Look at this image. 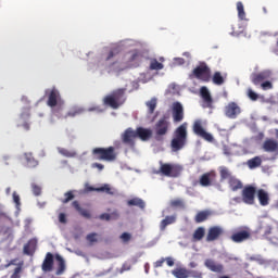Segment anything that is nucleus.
<instances>
[{
	"label": "nucleus",
	"mask_w": 278,
	"mask_h": 278,
	"mask_svg": "<svg viewBox=\"0 0 278 278\" xmlns=\"http://www.w3.org/2000/svg\"><path fill=\"white\" fill-rule=\"evenodd\" d=\"M188 142V123H184L178 126L174 131V137L170 141L172 151L177 153V151H181L184 147H186Z\"/></svg>",
	"instance_id": "obj_1"
},
{
	"label": "nucleus",
	"mask_w": 278,
	"mask_h": 278,
	"mask_svg": "<svg viewBox=\"0 0 278 278\" xmlns=\"http://www.w3.org/2000/svg\"><path fill=\"white\" fill-rule=\"evenodd\" d=\"M125 92H127V88H118L113 90L103 98V104L108 108H112V110H118V108L124 105L125 101H127V96H125Z\"/></svg>",
	"instance_id": "obj_2"
},
{
	"label": "nucleus",
	"mask_w": 278,
	"mask_h": 278,
	"mask_svg": "<svg viewBox=\"0 0 278 278\" xmlns=\"http://www.w3.org/2000/svg\"><path fill=\"white\" fill-rule=\"evenodd\" d=\"M92 155L96 160L102 162H116L118 159V152H116V148L112 146L108 148H94Z\"/></svg>",
	"instance_id": "obj_3"
},
{
	"label": "nucleus",
	"mask_w": 278,
	"mask_h": 278,
	"mask_svg": "<svg viewBox=\"0 0 278 278\" xmlns=\"http://www.w3.org/2000/svg\"><path fill=\"white\" fill-rule=\"evenodd\" d=\"M184 167L179 164L163 163L160 161V168L155 172L156 175H163V177L177 178L181 175Z\"/></svg>",
	"instance_id": "obj_4"
},
{
	"label": "nucleus",
	"mask_w": 278,
	"mask_h": 278,
	"mask_svg": "<svg viewBox=\"0 0 278 278\" xmlns=\"http://www.w3.org/2000/svg\"><path fill=\"white\" fill-rule=\"evenodd\" d=\"M190 77L200 79L201 81L207 83L212 79V70L205 62H200L199 65L192 71Z\"/></svg>",
	"instance_id": "obj_5"
},
{
	"label": "nucleus",
	"mask_w": 278,
	"mask_h": 278,
	"mask_svg": "<svg viewBox=\"0 0 278 278\" xmlns=\"http://www.w3.org/2000/svg\"><path fill=\"white\" fill-rule=\"evenodd\" d=\"M170 129V122L168 116L164 115L154 125L155 140L160 141L164 139V136L168 134Z\"/></svg>",
	"instance_id": "obj_6"
},
{
	"label": "nucleus",
	"mask_w": 278,
	"mask_h": 278,
	"mask_svg": "<svg viewBox=\"0 0 278 278\" xmlns=\"http://www.w3.org/2000/svg\"><path fill=\"white\" fill-rule=\"evenodd\" d=\"M257 189L252 185H247L241 191V199L245 205H255Z\"/></svg>",
	"instance_id": "obj_7"
},
{
	"label": "nucleus",
	"mask_w": 278,
	"mask_h": 278,
	"mask_svg": "<svg viewBox=\"0 0 278 278\" xmlns=\"http://www.w3.org/2000/svg\"><path fill=\"white\" fill-rule=\"evenodd\" d=\"M251 238V230L249 228H238L230 236V240L240 244L242 242H247Z\"/></svg>",
	"instance_id": "obj_8"
},
{
	"label": "nucleus",
	"mask_w": 278,
	"mask_h": 278,
	"mask_svg": "<svg viewBox=\"0 0 278 278\" xmlns=\"http://www.w3.org/2000/svg\"><path fill=\"white\" fill-rule=\"evenodd\" d=\"M192 129H193V134H195V136H199L206 142H214V136L212 134L205 131V128H203V124L201 123V121H195Z\"/></svg>",
	"instance_id": "obj_9"
},
{
	"label": "nucleus",
	"mask_w": 278,
	"mask_h": 278,
	"mask_svg": "<svg viewBox=\"0 0 278 278\" xmlns=\"http://www.w3.org/2000/svg\"><path fill=\"white\" fill-rule=\"evenodd\" d=\"M136 130L134 128L129 127L127 128L122 135H121V140L126 147H130L134 149L136 147Z\"/></svg>",
	"instance_id": "obj_10"
},
{
	"label": "nucleus",
	"mask_w": 278,
	"mask_h": 278,
	"mask_svg": "<svg viewBox=\"0 0 278 278\" xmlns=\"http://www.w3.org/2000/svg\"><path fill=\"white\" fill-rule=\"evenodd\" d=\"M172 118L174 123H181V121H184L185 113L181 102H174L172 104Z\"/></svg>",
	"instance_id": "obj_11"
},
{
	"label": "nucleus",
	"mask_w": 278,
	"mask_h": 278,
	"mask_svg": "<svg viewBox=\"0 0 278 278\" xmlns=\"http://www.w3.org/2000/svg\"><path fill=\"white\" fill-rule=\"evenodd\" d=\"M273 73L268 70L260 72V73H254L251 75V81L254 86H262L264 81L267 79H270Z\"/></svg>",
	"instance_id": "obj_12"
},
{
	"label": "nucleus",
	"mask_w": 278,
	"mask_h": 278,
	"mask_svg": "<svg viewBox=\"0 0 278 278\" xmlns=\"http://www.w3.org/2000/svg\"><path fill=\"white\" fill-rule=\"evenodd\" d=\"M241 113L242 109H240V105L236 102H229L225 106V116H227V118H238Z\"/></svg>",
	"instance_id": "obj_13"
},
{
	"label": "nucleus",
	"mask_w": 278,
	"mask_h": 278,
	"mask_svg": "<svg viewBox=\"0 0 278 278\" xmlns=\"http://www.w3.org/2000/svg\"><path fill=\"white\" fill-rule=\"evenodd\" d=\"M223 233H225V230H223V227L220 226H213L208 228V232L206 235V242H214L218 240Z\"/></svg>",
	"instance_id": "obj_14"
},
{
	"label": "nucleus",
	"mask_w": 278,
	"mask_h": 278,
	"mask_svg": "<svg viewBox=\"0 0 278 278\" xmlns=\"http://www.w3.org/2000/svg\"><path fill=\"white\" fill-rule=\"evenodd\" d=\"M263 151L266 153H277L278 151V141L274 138H267L262 146Z\"/></svg>",
	"instance_id": "obj_15"
},
{
	"label": "nucleus",
	"mask_w": 278,
	"mask_h": 278,
	"mask_svg": "<svg viewBox=\"0 0 278 278\" xmlns=\"http://www.w3.org/2000/svg\"><path fill=\"white\" fill-rule=\"evenodd\" d=\"M137 138H140L142 142H148L153 137V130L151 128H144L142 126L137 127L135 130Z\"/></svg>",
	"instance_id": "obj_16"
},
{
	"label": "nucleus",
	"mask_w": 278,
	"mask_h": 278,
	"mask_svg": "<svg viewBox=\"0 0 278 278\" xmlns=\"http://www.w3.org/2000/svg\"><path fill=\"white\" fill-rule=\"evenodd\" d=\"M59 101L60 91L55 87H53L49 92L47 105H49V108H55Z\"/></svg>",
	"instance_id": "obj_17"
},
{
	"label": "nucleus",
	"mask_w": 278,
	"mask_h": 278,
	"mask_svg": "<svg viewBox=\"0 0 278 278\" xmlns=\"http://www.w3.org/2000/svg\"><path fill=\"white\" fill-rule=\"evenodd\" d=\"M212 181H216V172H208L200 177V185L204 188L212 186Z\"/></svg>",
	"instance_id": "obj_18"
},
{
	"label": "nucleus",
	"mask_w": 278,
	"mask_h": 278,
	"mask_svg": "<svg viewBox=\"0 0 278 278\" xmlns=\"http://www.w3.org/2000/svg\"><path fill=\"white\" fill-rule=\"evenodd\" d=\"M204 266H206L208 270H211L212 273H223V270H225V267L223 266V264L216 263L212 258H207L204 262Z\"/></svg>",
	"instance_id": "obj_19"
},
{
	"label": "nucleus",
	"mask_w": 278,
	"mask_h": 278,
	"mask_svg": "<svg viewBox=\"0 0 278 278\" xmlns=\"http://www.w3.org/2000/svg\"><path fill=\"white\" fill-rule=\"evenodd\" d=\"M256 194H257L260 205H262L263 207H266V205L270 204V195L268 194V191L264 189H258L256 191Z\"/></svg>",
	"instance_id": "obj_20"
},
{
	"label": "nucleus",
	"mask_w": 278,
	"mask_h": 278,
	"mask_svg": "<svg viewBox=\"0 0 278 278\" xmlns=\"http://www.w3.org/2000/svg\"><path fill=\"white\" fill-rule=\"evenodd\" d=\"M43 273H51L53 270V254L48 252L41 265Z\"/></svg>",
	"instance_id": "obj_21"
},
{
	"label": "nucleus",
	"mask_w": 278,
	"mask_h": 278,
	"mask_svg": "<svg viewBox=\"0 0 278 278\" xmlns=\"http://www.w3.org/2000/svg\"><path fill=\"white\" fill-rule=\"evenodd\" d=\"M38 247V240L37 239H30L28 242L24 245V255H34L36 253V249Z\"/></svg>",
	"instance_id": "obj_22"
},
{
	"label": "nucleus",
	"mask_w": 278,
	"mask_h": 278,
	"mask_svg": "<svg viewBox=\"0 0 278 278\" xmlns=\"http://www.w3.org/2000/svg\"><path fill=\"white\" fill-rule=\"evenodd\" d=\"M142 60H144V54L138 50H134L130 52L129 62L130 64H135V66H140Z\"/></svg>",
	"instance_id": "obj_23"
},
{
	"label": "nucleus",
	"mask_w": 278,
	"mask_h": 278,
	"mask_svg": "<svg viewBox=\"0 0 278 278\" xmlns=\"http://www.w3.org/2000/svg\"><path fill=\"white\" fill-rule=\"evenodd\" d=\"M228 186L232 192H238V190H242L243 188L242 181L235 176L229 177Z\"/></svg>",
	"instance_id": "obj_24"
},
{
	"label": "nucleus",
	"mask_w": 278,
	"mask_h": 278,
	"mask_svg": "<svg viewBox=\"0 0 278 278\" xmlns=\"http://www.w3.org/2000/svg\"><path fill=\"white\" fill-rule=\"evenodd\" d=\"M175 223H177L176 215L166 216L163 220H161L160 230L165 231L168 225H175Z\"/></svg>",
	"instance_id": "obj_25"
},
{
	"label": "nucleus",
	"mask_w": 278,
	"mask_h": 278,
	"mask_svg": "<svg viewBox=\"0 0 278 278\" xmlns=\"http://www.w3.org/2000/svg\"><path fill=\"white\" fill-rule=\"evenodd\" d=\"M165 59L161 56L157 61V59H151L150 60V71H162L164 68Z\"/></svg>",
	"instance_id": "obj_26"
},
{
	"label": "nucleus",
	"mask_w": 278,
	"mask_h": 278,
	"mask_svg": "<svg viewBox=\"0 0 278 278\" xmlns=\"http://www.w3.org/2000/svg\"><path fill=\"white\" fill-rule=\"evenodd\" d=\"M118 53H121L119 46H115V47L111 48L106 53L103 54L104 62H110V60H112L113 58H116V55H118Z\"/></svg>",
	"instance_id": "obj_27"
},
{
	"label": "nucleus",
	"mask_w": 278,
	"mask_h": 278,
	"mask_svg": "<svg viewBox=\"0 0 278 278\" xmlns=\"http://www.w3.org/2000/svg\"><path fill=\"white\" fill-rule=\"evenodd\" d=\"M72 207L75 208L76 212H78V214H80V216L84 218H91L90 212H88L86 208H83L78 201H74L72 203Z\"/></svg>",
	"instance_id": "obj_28"
},
{
	"label": "nucleus",
	"mask_w": 278,
	"mask_h": 278,
	"mask_svg": "<svg viewBox=\"0 0 278 278\" xmlns=\"http://www.w3.org/2000/svg\"><path fill=\"white\" fill-rule=\"evenodd\" d=\"M24 157L28 168H36V166H38V160H35L34 154L31 152L25 153Z\"/></svg>",
	"instance_id": "obj_29"
},
{
	"label": "nucleus",
	"mask_w": 278,
	"mask_h": 278,
	"mask_svg": "<svg viewBox=\"0 0 278 278\" xmlns=\"http://www.w3.org/2000/svg\"><path fill=\"white\" fill-rule=\"evenodd\" d=\"M127 205H129L130 207L135 206V207H140V210H144L146 204L144 201L140 198H134L127 201Z\"/></svg>",
	"instance_id": "obj_30"
},
{
	"label": "nucleus",
	"mask_w": 278,
	"mask_h": 278,
	"mask_svg": "<svg viewBox=\"0 0 278 278\" xmlns=\"http://www.w3.org/2000/svg\"><path fill=\"white\" fill-rule=\"evenodd\" d=\"M211 214L212 213L210 211H201L195 215L194 222L195 223H205V220H207V218H210Z\"/></svg>",
	"instance_id": "obj_31"
},
{
	"label": "nucleus",
	"mask_w": 278,
	"mask_h": 278,
	"mask_svg": "<svg viewBox=\"0 0 278 278\" xmlns=\"http://www.w3.org/2000/svg\"><path fill=\"white\" fill-rule=\"evenodd\" d=\"M192 238H193V242H199L203 240V238H205V228L203 227L197 228L193 232Z\"/></svg>",
	"instance_id": "obj_32"
},
{
	"label": "nucleus",
	"mask_w": 278,
	"mask_h": 278,
	"mask_svg": "<svg viewBox=\"0 0 278 278\" xmlns=\"http://www.w3.org/2000/svg\"><path fill=\"white\" fill-rule=\"evenodd\" d=\"M247 165L249 168H260L262 166V157L260 156H254L253 159L248 160Z\"/></svg>",
	"instance_id": "obj_33"
},
{
	"label": "nucleus",
	"mask_w": 278,
	"mask_h": 278,
	"mask_svg": "<svg viewBox=\"0 0 278 278\" xmlns=\"http://www.w3.org/2000/svg\"><path fill=\"white\" fill-rule=\"evenodd\" d=\"M200 94L205 103H212V94H210L207 87H201Z\"/></svg>",
	"instance_id": "obj_34"
},
{
	"label": "nucleus",
	"mask_w": 278,
	"mask_h": 278,
	"mask_svg": "<svg viewBox=\"0 0 278 278\" xmlns=\"http://www.w3.org/2000/svg\"><path fill=\"white\" fill-rule=\"evenodd\" d=\"M212 81L215 86H223V84H225V77H223L220 72H215L213 74Z\"/></svg>",
	"instance_id": "obj_35"
},
{
	"label": "nucleus",
	"mask_w": 278,
	"mask_h": 278,
	"mask_svg": "<svg viewBox=\"0 0 278 278\" xmlns=\"http://www.w3.org/2000/svg\"><path fill=\"white\" fill-rule=\"evenodd\" d=\"M56 262L59 263L56 275H62L66 270V263L64 262V258L62 256L56 255Z\"/></svg>",
	"instance_id": "obj_36"
},
{
	"label": "nucleus",
	"mask_w": 278,
	"mask_h": 278,
	"mask_svg": "<svg viewBox=\"0 0 278 278\" xmlns=\"http://www.w3.org/2000/svg\"><path fill=\"white\" fill-rule=\"evenodd\" d=\"M172 275H174L176 278H188V269L176 268L172 270Z\"/></svg>",
	"instance_id": "obj_37"
},
{
	"label": "nucleus",
	"mask_w": 278,
	"mask_h": 278,
	"mask_svg": "<svg viewBox=\"0 0 278 278\" xmlns=\"http://www.w3.org/2000/svg\"><path fill=\"white\" fill-rule=\"evenodd\" d=\"M149 114H153L155 112V108H157V99L152 98L150 101L146 102Z\"/></svg>",
	"instance_id": "obj_38"
},
{
	"label": "nucleus",
	"mask_w": 278,
	"mask_h": 278,
	"mask_svg": "<svg viewBox=\"0 0 278 278\" xmlns=\"http://www.w3.org/2000/svg\"><path fill=\"white\" fill-rule=\"evenodd\" d=\"M237 12L240 21H244L247 18V12H244V4L241 1L237 2Z\"/></svg>",
	"instance_id": "obj_39"
},
{
	"label": "nucleus",
	"mask_w": 278,
	"mask_h": 278,
	"mask_svg": "<svg viewBox=\"0 0 278 278\" xmlns=\"http://www.w3.org/2000/svg\"><path fill=\"white\" fill-rule=\"evenodd\" d=\"M219 175H220V181H225V179H228V181H229V177H233V176H231V173L229 172V169L227 167H220Z\"/></svg>",
	"instance_id": "obj_40"
},
{
	"label": "nucleus",
	"mask_w": 278,
	"mask_h": 278,
	"mask_svg": "<svg viewBox=\"0 0 278 278\" xmlns=\"http://www.w3.org/2000/svg\"><path fill=\"white\" fill-rule=\"evenodd\" d=\"M97 192H105V194H111V197H113L114 189H112V187H110V185L105 184L102 187H98Z\"/></svg>",
	"instance_id": "obj_41"
},
{
	"label": "nucleus",
	"mask_w": 278,
	"mask_h": 278,
	"mask_svg": "<svg viewBox=\"0 0 278 278\" xmlns=\"http://www.w3.org/2000/svg\"><path fill=\"white\" fill-rule=\"evenodd\" d=\"M100 220H112V218L116 219L118 218V214L116 213H112V214H109V213H103L99 216Z\"/></svg>",
	"instance_id": "obj_42"
},
{
	"label": "nucleus",
	"mask_w": 278,
	"mask_h": 278,
	"mask_svg": "<svg viewBox=\"0 0 278 278\" xmlns=\"http://www.w3.org/2000/svg\"><path fill=\"white\" fill-rule=\"evenodd\" d=\"M98 236L99 235L97 232H91L86 236V240L88 243L94 244V243L99 242V239L97 238Z\"/></svg>",
	"instance_id": "obj_43"
},
{
	"label": "nucleus",
	"mask_w": 278,
	"mask_h": 278,
	"mask_svg": "<svg viewBox=\"0 0 278 278\" xmlns=\"http://www.w3.org/2000/svg\"><path fill=\"white\" fill-rule=\"evenodd\" d=\"M21 273H23V263H20L15 268L11 278H21Z\"/></svg>",
	"instance_id": "obj_44"
},
{
	"label": "nucleus",
	"mask_w": 278,
	"mask_h": 278,
	"mask_svg": "<svg viewBox=\"0 0 278 278\" xmlns=\"http://www.w3.org/2000/svg\"><path fill=\"white\" fill-rule=\"evenodd\" d=\"M169 205L170 207H185L184 200L181 199L172 200Z\"/></svg>",
	"instance_id": "obj_45"
},
{
	"label": "nucleus",
	"mask_w": 278,
	"mask_h": 278,
	"mask_svg": "<svg viewBox=\"0 0 278 278\" xmlns=\"http://www.w3.org/2000/svg\"><path fill=\"white\" fill-rule=\"evenodd\" d=\"M83 112H84L83 109L75 108V109L71 110L70 112H67V114L65 116L66 117H68V116L74 117V116H77V115L81 114Z\"/></svg>",
	"instance_id": "obj_46"
},
{
	"label": "nucleus",
	"mask_w": 278,
	"mask_h": 278,
	"mask_svg": "<svg viewBox=\"0 0 278 278\" xmlns=\"http://www.w3.org/2000/svg\"><path fill=\"white\" fill-rule=\"evenodd\" d=\"M59 153H61V155H64V157H75L74 152H71L64 148H59Z\"/></svg>",
	"instance_id": "obj_47"
},
{
	"label": "nucleus",
	"mask_w": 278,
	"mask_h": 278,
	"mask_svg": "<svg viewBox=\"0 0 278 278\" xmlns=\"http://www.w3.org/2000/svg\"><path fill=\"white\" fill-rule=\"evenodd\" d=\"M31 190L35 197H40V194H42V188L36 184H31Z\"/></svg>",
	"instance_id": "obj_48"
},
{
	"label": "nucleus",
	"mask_w": 278,
	"mask_h": 278,
	"mask_svg": "<svg viewBox=\"0 0 278 278\" xmlns=\"http://www.w3.org/2000/svg\"><path fill=\"white\" fill-rule=\"evenodd\" d=\"M248 97L251 101H257V99H260V94L255 93L251 88L248 89Z\"/></svg>",
	"instance_id": "obj_49"
},
{
	"label": "nucleus",
	"mask_w": 278,
	"mask_h": 278,
	"mask_svg": "<svg viewBox=\"0 0 278 278\" xmlns=\"http://www.w3.org/2000/svg\"><path fill=\"white\" fill-rule=\"evenodd\" d=\"M64 197L65 199L62 200V203H68L70 201H73L75 199V194H73V191H67Z\"/></svg>",
	"instance_id": "obj_50"
},
{
	"label": "nucleus",
	"mask_w": 278,
	"mask_h": 278,
	"mask_svg": "<svg viewBox=\"0 0 278 278\" xmlns=\"http://www.w3.org/2000/svg\"><path fill=\"white\" fill-rule=\"evenodd\" d=\"M261 88L262 90H273V83H270V80H264L261 84Z\"/></svg>",
	"instance_id": "obj_51"
},
{
	"label": "nucleus",
	"mask_w": 278,
	"mask_h": 278,
	"mask_svg": "<svg viewBox=\"0 0 278 278\" xmlns=\"http://www.w3.org/2000/svg\"><path fill=\"white\" fill-rule=\"evenodd\" d=\"M13 201L16 205V207H21V195L16 193V191L13 192Z\"/></svg>",
	"instance_id": "obj_52"
},
{
	"label": "nucleus",
	"mask_w": 278,
	"mask_h": 278,
	"mask_svg": "<svg viewBox=\"0 0 278 278\" xmlns=\"http://www.w3.org/2000/svg\"><path fill=\"white\" fill-rule=\"evenodd\" d=\"M201 278V273L197 270H188V278Z\"/></svg>",
	"instance_id": "obj_53"
},
{
	"label": "nucleus",
	"mask_w": 278,
	"mask_h": 278,
	"mask_svg": "<svg viewBox=\"0 0 278 278\" xmlns=\"http://www.w3.org/2000/svg\"><path fill=\"white\" fill-rule=\"evenodd\" d=\"M121 240H123V242H129V240H131V235L129 232H124L121 235Z\"/></svg>",
	"instance_id": "obj_54"
},
{
	"label": "nucleus",
	"mask_w": 278,
	"mask_h": 278,
	"mask_svg": "<svg viewBox=\"0 0 278 278\" xmlns=\"http://www.w3.org/2000/svg\"><path fill=\"white\" fill-rule=\"evenodd\" d=\"M84 192H86V193H88V192H97V188L90 186V184H85Z\"/></svg>",
	"instance_id": "obj_55"
},
{
	"label": "nucleus",
	"mask_w": 278,
	"mask_h": 278,
	"mask_svg": "<svg viewBox=\"0 0 278 278\" xmlns=\"http://www.w3.org/2000/svg\"><path fill=\"white\" fill-rule=\"evenodd\" d=\"M16 262H18V258L11 260L7 265H4V268H10V266H18L20 264Z\"/></svg>",
	"instance_id": "obj_56"
},
{
	"label": "nucleus",
	"mask_w": 278,
	"mask_h": 278,
	"mask_svg": "<svg viewBox=\"0 0 278 278\" xmlns=\"http://www.w3.org/2000/svg\"><path fill=\"white\" fill-rule=\"evenodd\" d=\"M166 262L165 258H161L154 263L155 268H162L164 266V263Z\"/></svg>",
	"instance_id": "obj_57"
},
{
	"label": "nucleus",
	"mask_w": 278,
	"mask_h": 278,
	"mask_svg": "<svg viewBox=\"0 0 278 278\" xmlns=\"http://www.w3.org/2000/svg\"><path fill=\"white\" fill-rule=\"evenodd\" d=\"M175 64H177L178 66H184V64H186V60L184 58H176Z\"/></svg>",
	"instance_id": "obj_58"
},
{
	"label": "nucleus",
	"mask_w": 278,
	"mask_h": 278,
	"mask_svg": "<svg viewBox=\"0 0 278 278\" xmlns=\"http://www.w3.org/2000/svg\"><path fill=\"white\" fill-rule=\"evenodd\" d=\"M59 222L62 223L63 225H66V214L60 213Z\"/></svg>",
	"instance_id": "obj_59"
},
{
	"label": "nucleus",
	"mask_w": 278,
	"mask_h": 278,
	"mask_svg": "<svg viewBox=\"0 0 278 278\" xmlns=\"http://www.w3.org/2000/svg\"><path fill=\"white\" fill-rule=\"evenodd\" d=\"M223 153H224V155H231V150L229 149V147L224 146Z\"/></svg>",
	"instance_id": "obj_60"
},
{
	"label": "nucleus",
	"mask_w": 278,
	"mask_h": 278,
	"mask_svg": "<svg viewBox=\"0 0 278 278\" xmlns=\"http://www.w3.org/2000/svg\"><path fill=\"white\" fill-rule=\"evenodd\" d=\"M165 262H166L167 266H175V261H173L172 257H166Z\"/></svg>",
	"instance_id": "obj_61"
},
{
	"label": "nucleus",
	"mask_w": 278,
	"mask_h": 278,
	"mask_svg": "<svg viewBox=\"0 0 278 278\" xmlns=\"http://www.w3.org/2000/svg\"><path fill=\"white\" fill-rule=\"evenodd\" d=\"M22 127L25 129V131H29L30 129V124L26 121L22 124Z\"/></svg>",
	"instance_id": "obj_62"
},
{
	"label": "nucleus",
	"mask_w": 278,
	"mask_h": 278,
	"mask_svg": "<svg viewBox=\"0 0 278 278\" xmlns=\"http://www.w3.org/2000/svg\"><path fill=\"white\" fill-rule=\"evenodd\" d=\"M93 168H99V170H103L105 168V166L103 164H100V163H94Z\"/></svg>",
	"instance_id": "obj_63"
},
{
	"label": "nucleus",
	"mask_w": 278,
	"mask_h": 278,
	"mask_svg": "<svg viewBox=\"0 0 278 278\" xmlns=\"http://www.w3.org/2000/svg\"><path fill=\"white\" fill-rule=\"evenodd\" d=\"M21 118H22V121H25V118H29V114H22Z\"/></svg>",
	"instance_id": "obj_64"
}]
</instances>
